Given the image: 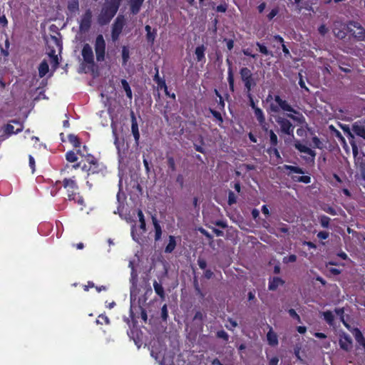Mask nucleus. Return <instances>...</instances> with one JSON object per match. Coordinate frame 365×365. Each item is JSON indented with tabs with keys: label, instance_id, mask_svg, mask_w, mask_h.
<instances>
[{
	"label": "nucleus",
	"instance_id": "1",
	"mask_svg": "<svg viewBox=\"0 0 365 365\" xmlns=\"http://www.w3.org/2000/svg\"><path fill=\"white\" fill-rule=\"evenodd\" d=\"M61 184L66 192V199L69 201H73L81 206V210L85 207V201L80 195L79 187L77 183L76 176L71 178H64L62 181H56V185Z\"/></svg>",
	"mask_w": 365,
	"mask_h": 365
},
{
	"label": "nucleus",
	"instance_id": "2",
	"mask_svg": "<svg viewBox=\"0 0 365 365\" xmlns=\"http://www.w3.org/2000/svg\"><path fill=\"white\" fill-rule=\"evenodd\" d=\"M121 2L122 0H105L98 16V23L101 26L108 24L117 14Z\"/></svg>",
	"mask_w": 365,
	"mask_h": 365
},
{
	"label": "nucleus",
	"instance_id": "3",
	"mask_svg": "<svg viewBox=\"0 0 365 365\" xmlns=\"http://www.w3.org/2000/svg\"><path fill=\"white\" fill-rule=\"evenodd\" d=\"M121 2L122 0H105L98 16V23L101 26L108 24L117 14Z\"/></svg>",
	"mask_w": 365,
	"mask_h": 365
},
{
	"label": "nucleus",
	"instance_id": "4",
	"mask_svg": "<svg viewBox=\"0 0 365 365\" xmlns=\"http://www.w3.org/2000/svg\"><path fill=\"white\" fill-rule=\"evenodd\" d=\"M78 153L85 159V163L82 166V170L87 173V176L91 175L103 174L106 171V166L100 163L98 159L91 154H83L81 150H78Z\"/></svg>",
	"mask_w": 365,
	"mask_h": 365
},
{
	"label": "nucleus",
	"instance_id": "5",
	"mask_svg": "<svg viewBox=\"0 0 365 365\" xmlns=\"http://www.w3.org/2000/svg\"><path fill=\"white\" fill-rule=\"evenodd\" d=\"M274 100L277 103V105L274 103L270 104L269 110L271 112L279 113L280 110L289 112L292 113H287V117L294 120H297V117L292 114L298 113L297 110H296L286 100H283L279 95H275Z\"/></svg>",
	"mask_w": 365,
	"mask_h": 365
},
{
	"label": "nucleus",
	"instance_id": "6",
	"mask_svg": "<svg viewBox=\"0 0 365 365\" xmlns=\"http://www.w3.org/2000/svg\"><path fill=\"white\" fill-rule=\"evenodd\" d=\"M239 73L244 84L245 92L252 91L257 85V78L255 77L252 71L247 67H242Z\"/></svg>",
	"mask_w": 365,
	"mask_h": 365
},
{
	"label": "nucleus",
	"instance_id": "7",
	"mask_svg": "<svg viewBox=\"0 0 365 365\" xmlns=\"http://www.w3.org/2000/svg\"><path fill=\"white\" fill-rule=\"evenodd\" d=\"M125 24V16L119 14L111 25L110 36L113 42H116L119 40Z\"/></svg>",
	"mask_w": 365,
	"mask_h": 365
},
{
	"label": "nucleus",
	"instance_id": "8",
	"mask_svg": "<svg viewBox=\"0 0 365 365\" xmlns=\"http://www.w3.org/2000/svg\"><path fill=\"white\" fill-rule=\"evenodd\" d=\"M106 41L102 34H98L95 40L94 49L96 52V61L102 62L105 60L106 56Z\"/></svg>",
	"mask_w": 365,
	"mask_h": 365
},
{
	"label": "nucleus",
	"instance_id": "9",
	"mask_svg": "<svg viewBox=\"0 0 365 365\" xmlns=\"http://www.w3.org/2000/svg\"><path fill=\"white\" fill-rule=\"evenodd\" d=\"M92 17L93 14L90 9H86L82 14L78 21L81 34H86L90 31L92 26Z\"/></svg>",
	"mask_w": 365,
	"mask_h": 365
},
{
	"label": "nucleus",
	"instance_id": "10",
	"mask_svg": "<svg viewBox=\"0 0 365 365\" xmlns=\"http://www.w3.org/2000/svg\"><path fill=\"white\" fill-rule=\"evenodd\" d=\"M276 122L280 127V132L283 134L294 137V125L286 118L279 116Z\"/></svg>",
	"mask_w": 365,
	"mask_h": 365
},
{
	"label": "nucleus",
	"instance_id": "11",
	"mask_svg": "<svg viewBox=\"0 0 365 365\" xmlns=\"http://www.w3.org/2000/svg\"><path fill=\"white\" fill-rule=\"evenodd\" d=\"M349 25L356 29L357 31H355L349 27L347 28V31L356 41H362L365 40V29L361 26L360 23L354 21H350L349 22Z\"/></svg>",
	"mask_w": 365,
	"mask_h": 365
},
{
	"label": "nucleus",
	"instance_id": "12",
	"mask_svg": "<svg viewBox=\"0 0 365 365\" xmlns=\"http://www.w3.org/2000/svg\"><path fill=\"white\" fill-rule=\"evenodd\" d=\"M294 148L299 151L300 153H306L309 156H302V158L307 162V163H314L315 157H316V152L311 148H308L307 146L302 144L299 140H297L294 143Z\"/></svg>",
	"mask_w": 365,
	"mask_h": 365
},
{
	"label": "nucleus",
	"instance_id": "13",
	"mask_svg": "<svg viewBox=\"0 0 365 365\" xmlns=\"http://www.w3.org/2000/svg\"><path fill=\"white\" fill-rule=\"evenodd\" d=\"M294 148L299 151L300 153H306L309 156H302V158L307 162V163H314L315 157H316V152L311 148H308L307 146L302 144L299 140H297L294 143Z\"/></svg>",
	"mask_w": 365,
	"mask_h": 365
},
{
	"label": "nucleus",
	"instance_id": "14",
	"mask_svg": "<svg viewBox=\"0 0 365 365\" xmlns=\"http://www.w3.org/2000/svg\"><path fill=\"white\" fill-rule=\"evenodd\" d=\"M81 54L83 61L89 65H94V56L91 46L88 43H85L83 46Z\"/></svg>",
	"mask_w": 365,
	"mask_h": 365
},
{
	"label": "nucleus",
	"instance_id": "15",
	"mask_svg": "<svg viewBox=\"0 0 365 365\" xmlns=\"http://www.w3.org/2000/svg\"><path fill=\"white\" fill-rule=\"evenodd\" d=\"M339 344L341 349L349 351L352 347L351 338L349 334L343 333L340 335Z\"/></svg>",
	"mask_w": 365,
	"mask_h": 365
},
{
	"label": "nucleus",
	"instance_id": "16",
	"mask_svg": "<svg viewBox=\"0 0 365 365\" xmlns=\"http://www.w3.org/2000/svg\"><path fill=\"white\" fill-rule=\"evenodd\" d=\"M130 120H131V132L134 137L135 143L138 145L139 139H140V133L138 130V124L137 122V118L134 112L132 110L130 112Z\"/></svg>",
	"mask_w": 365,
	"mask_h": 365
},
{
	"label": "nucleus",
	"instance_id": "17",
	"mask_svg": "<svg viewBox=\"0 0 365 365\" xmlns=\"http://www.w3.org/2000/svg\"><path fill=\"white\" fill-rule=\"evenodd\" d=\"M11 122L13 123L17 124L18 125V128L15 130L13 125L10 124V123L6 124L5 128H4V133L7 135H11L12 134H17V133H20V132H21L23 130L24 125L19 120H13Z\"/></svg>",
	"mask_w": 365,
	"mask_h": 365
},
{
	"label": "nucleus",
	"instance_id": "18",
	"mask_svg": "<svg viewBox=\"0 0 365 365\" xmlns=\"http://www.w3.org/2000/svg\"><path fill=\"white\" fill-rule=\"evenodd\" d=\"M165 160L168 168V173H175L177 170V165L172 152L168 151L165 153Z\"/></svg>",
	"mask_w": 365,
	"mask_h": 365
},
{
	"label": "nucleus",
	"instance_id": "19",
	"mask_svg": "<svg viewBox=\"0 0 365 365\" xmlns=\"http://www.w3.org/2000/svg\"><path fill=\"white\" fill-rule=\"evenodd\" d=\"M226 63L228 66L227 69V81L229 84V88L232 92L235 91V78L232 70V63L229 58L226 59Z\"/></svg>",
	"mask_w": 365,
	"mask_h": 365
},
{
	"label": "nucleus",
	"instance_id": "20",
	"mask_svg": "<svg viewBox=\"0 0 365 365\" xmlns=\"http://www.w3.org/2000/svg\"><path fill=\"white\" fill-rule=\"evenodd\" d=\"M352 131L355 135L365 140V126L361 122L357 121L353 124Z\"/></svg>",
	"mask_w": 365,
	"mask_h": 365
},
{
	"label": "nucleus",
	"instance_id": "21",
	"mask_svg": "<svg viewBox=\"0 0 365 365\" xmlns=\"http://www.w3.org/2000/svg\"><path fill=\"white\" fill-rule=\"evenodd\" d=\"M284 281L279 277H274L269 280L268 289L270 291H275L278 287L282 286Z\"/></svg>",
	"mask_w": 365,
	"mask_h": 365
},
{
	"label": "nucleus",
	"instance_id": "22",
	"mask_svg": "<svg viewBox=\"0 0 365 365\" xmlns=\"http://www.w3.org/2000/svg\"><path fill=\"white\" fill-rule=\"evenodd\" d=\"M269 329L267 334V340L268 344L271 346H276L279 344L278 336L277 334L273 331L272 327H269Z\"/></svg>",
	"mask_w": 365,
	"mask_h": 365
},
{
	"label": "nucleus",
	"instance_id": "23",
	"mask_svg": "<svg viewBox=\"0 0 365 365\" xmlns=\"http://www.w3.org/2000/svg\"><path fill=\"white\" fill-rule=\"evenodd\" d=\"M152 222L155 230L154 240L158 242L162 237V228L155 216H152Z\"/></svg>",
	"mask_w": 365,
	"mask_h": 365
},
{
	"label": "nucleus",
	"instance_id": "24",
	"mask_svg": "<svg viewBox=\"0 0 365 365\" xmlns=\"http://www.w3.org/2000/svg\"><path fill=\"white\" fill-rule=\"evenodd\" d=\"M206 47L202 44L195 48V54L196 56V60L198 62H205V52Z\"/></svg>",
	"mask_w": 365,
	"mask_h": 365
},
{
	"label": "nucleus",
	"instance_id": "25",
	"mask_svg": "<svg viewBox=\"0 0 365 365\" xmlns=\"http://www.w3.org/2000/svg\"><path fill=\"white\" fill-rule=\"evenodd\" d=\"M130 4V10L133 14L139 13L144 0H128Z\"/></svg>",
	"mask_w": 365,
	"mask_h": 365
},
{
	"label": "nucleus",
	"instance_id": "26",
	"mask_svg": "<svg viewBox=\"0 0 365 365\" xmlns=\"http://www.w3.org/2000/svg\"><path fill=\"white\" fill-rule=\"evenodd\" d=\"M352 334L355 338L356 341L359 345L362 346L365 350V338L361 330L358 328H354L352 331Z\"/></svg>",
	"mask_w": 365,
	"mask_h": 365
},
{
	"label": "nucleus",
	"instance_id": "27",
	"mask_svg": "<svg viewBox=\"0 0 365 365\" xmlns=\"http://www.w3.org/2000/svg\"><path fill=\"white\" fill-rule=\"evenodd\" d=\"M253 110H254L255 115L257 121L259 122V123L261 125H262L264 130H267V128H265V127L264 125L265 124V116H264V112L262 111V110L260 108H256Z\"/></svg>",
	"mask_w": 365,
	"mask_h": 365
},
{
	"label": "nucleus",
	"instance_id": "28",
	"mask_svg": "<svg viewBox=\"0 0 365 365\" xmlns=\"http://www.w3.org/2000/svg\"><path fill=\"white\" fill-rule=\"evenodd\" d=\"M122 66H126L130 59V50L128 46H123L121 50Z\"/></svg>",
	"mask_w": 365,
	"mask_h": 365
},
{
	"label": "nucleus",
	"instance_id": "29",
	"mask_svg": "<svg viewBox=\"0 0 365 365\" xmlns=\"http://www.w3.org/2000/svg\"><path fill=\"white\" fill-rule=\"evenodd\" d=\"M176 240L173 235L169 236V242L165 248V253H172L176 247Z\"/></svg>",
	"mask_w": 365,
	"mask_h": 365
},
{
	"label": "nucleus",
	"instance_id": "30",
	"mask_svg": "<svg viewBox=\"0 0 365 365\" xmlns=\"http://www.w3.org/2000/svg\"><path fill=\"white\" fill-rule=\"evenodd\" d=\"M49 71V66L46 60L41 61L38 66V76L40 78H43L46 75Z\"/></svg>",
	"mask_w": 365,
	"mask_h": 365
},
{
	"label": "nucleus",
	"instance_id": "31",
	"mask_svg": "<svg viewBox=\"0 0 365 365\" xmlns=\"http://www.w3.org/2000/svg\"><path fill=\"white\" fill-rule=\"evenodd\" d=\"M67 9L71 14H76L79 10L78 0H70L68 2Z\"/></svg>",
	"mask_w": 365,
	"mask_h": 365
},
{
	"label": "nucleus",
	"instance_id": "32",
	"mask_svg": "<svg viewBox=\"0 0 365 365\" xmlns=\"http://www.w3.org/2000/svg\"><path fill=\"white\" fill-rule=\"evenodd\" d=\"M153 287L156 294H158L162 299H165V293L162 284L158 283L157 281H154Z\"/></svg>",
	"mask_w": 365,
	"mask_h": 365
},
{
	"label": "nucleus",
	"instance_id": "33",
	"mask_svg": "<svg viewBox=\"0 0 365 365\" xmlns=\"http://www.w3.org/2000/svg\"><path fill=\"white\" fill-rule=\"evenodd\" d=\"M120 82H121L122 87L125 92L127 98L130 101H131L133 98V93H132V90H131V88H130L128 82L125 79H122L120 81Z\"/></svg>",
	"mask_w": 365,
	"mask_h": 365
},
{
	"label": "nucleus",
	"instance_id": "34",
	"mask_svg": "<svg viewBox=\"0 0 365 365\" xmlns=\"http://www.w3.org/2000/svg\"><path fill=\"white\" fill-rule=\"evenodd\" d=\"M322 315L324 317V319L329 325L331 326L334 324V317L331 311L324 312H322Z\"/></svg>",
	"mask_w": 365,
	"mask_h": 365
},
{
	"label": "nucleus",
	"instance_id": "35",
	"mask_svg": "<svg viewBox=\"0 0 365 365\" xmlns=\"http://www.w3.org/2000/svg\"><path fill=\"white\" fill-rule=\"evenodd\" d=\"M68 140L73 145V147L79 148L81 146V140L77 135L74 134H69L68 135Z\"/></svg>",
	"mask_w": 365,
	"mask_h": 365
},
{
	"label": "nucleus",
	"instance_id": "36",
	"mask_svg": "<svg viewBox=\"0 0 365 365\" xmlns=\"http://www.w3.org/2000/svg\"><path fill=\"white\" fill-rule=\"evenodd\" d=\"M284 169L290 171L291 173H298V174H304V171L302 168L298 166H293L289 165H284Z\"/></svg>",
	"mask_w": 365,
	"mask_h": 365
},
{
	"label": "nucleus",
	"instance_id": "37",
	"mask_svg": "<svg viewBox=\"0 0 365 365\" xmlns=\"http://www.w3.org/2000/svg\"><path fill=\"white\" fill-rule=\"evenodd\" d=\"M319 221L322 227L328 228L330 225L331 219L328 216L323 215L319 217Z\"/></svg>",
	"mask_w": 365,
	"mask_h": 365
},
{
	"label": "nucleus",
	"instance_id": "38",
	"mask_svg": "<svg viewBox=\"0 0 365 365\" xmlns=\"http://www.w3.org/2000/svg\"><path fill=\"white\" fill-rule=\"evenodd\" d=\"M77 154H78V152L76 153L75 152H73L72 150L68 151L66 153V160L70 162V163H75V162H76L78 160Z\"/></svg>",
	"mask_w": 365,
	"mask_h": 365
},
{
	"label": "nucleus",
	"instance_id": "39",
	"mask_svg": "<svg viewBox=\"0 0 365 365\" xmlns=\"http://www.w3.org/2000/svg\"><path fill=\"white\" fill-rule=\"evenodd\" d=\"M48 56L51 58V63L54 68H56L58 66V58L54 50H51L48 53Z\"/></svg>",
	"mask_w": 365,
	"mask_h": 365
},
{
	"label": "nucleus",
	"instance_id": "40",
	"mask_svg": "<svg viewBox=\"0 0 365 365\" xmlns=\"http://www.w3.org/2000/svg\"><path fill=\"white\" fill-rule=\"evenodd\" d=\"M292 179L295 182H303L305 184H309L311 182V178L308 175L293 176Z\"/></svg>",
	"mask_w": 365,
	"mask_h": 365
},
{
	"label": "nucleus",
	"instance_id": "41",
	"mask_svg": "<svg viewBox=\"0 0 365 365\" xmlns=\"http://www.w3.org/2000/svg\"><path fill=\"white\" fill-rule=\"evenodd\" d=\"M210 112L212 115V116L219 122L218 125L220 126L223 123V118L221 113L219 111H217L214 109L210 108Z\"/></svg>",
	"mask_w": 365,
	"mask_h": 365
},
{
	"label": "nucleus",
	"instance_id": "42",
	"mask_svg": "<svg viewBox=\"0 0 365 365\" xmlns=\"http://www.w3.org/2000/svg\"><path fill=\"white\" fill-rule=\"evenodd\" d=\"M246 96L247 97V99L249 101V105L250 106L255 110L256 108H258L254 100V96L252 94V91H246Z\"/></svg>",
	"mask_w": 365,
	"mask_h": 365
},
{
	"label": "nucleus",
	"instance_id": "43",
	"mask_svg": "<svg viewBox=\"0 0 365 365\" xmlns=\"http://www.w3.org/2000/svg\"><path fill=\"white\" fill-rule=\"evenodd\" d=\"M269 142L271 146H277L278 144V139L277 135L274 133V132L272 130H270L269 131Z\"/></svg>",
	"mask_w": 365,
	"mask_h": 365
},
{
	"label": "nucleus",
	"instance_id": "44",
	"mask_svg": "<svg viewBox=\"0 0 365 365\" xmlns=\"http://www.w3.org/2000/svg\"><path fill=\"white\" fill-rule=\"evenodd\" d=\"M267 153L270 155L275 156L277 159H280V160L282 159L280 153H279L277 146H270V148H269L267 149Z\"/></svg>",
	"mask_w": 365,
	"mask_h": 365
},
{
	"label": "nucleus",
	"instance_id": "45",
	"mask_svg": "<svg viewBox=\"0 0 365 365\" xmlns=\"http://www.w3.org/2000/svg\"><path fill=\"white\" fill-rule=\"evenodd\" d=\"M96 323L100 324H108L110 323V320L106 315L100 314L96 319Z\"/></svg>",
	"mask_w": 365,
	"mask_h": 365
},
{
	"label": "nucleus",
	"instance_id": "46",
	"mask_svg": "<svg viewBox=\"0 0 365 365\" xmlns=\"http://www.w3.org/2000/svg\"><path fill=\"white\" fill-rule=\"evenodd\" d=\"M216 336L218 339H222L225 342L228 341V340H229V335L223 329L217 331L216 333Z\"/></svg>",
	"mask_w": 365,
	"mask_h": 365
},
{
	"label": "nucleus",
	"instance_id": "47",
	"mask_svg": "<svg viewBox=\"0 0 365 365\" xmlns=\"http://www.w3.org/2000/svg\"><path fill=\"white\" fill-rule=\"evenodd\" d=\"M335 312L337 315H339L340 317H341V321L342 322V323L344 324V325L349 328V324L345 322L344 320V308H336L335 309Z\"/></svg>",
	"mask_w": 365,
	"mask_h": 365
},
{
	"label": "nucleus",
	"instance_id": "48",
	"mask_svg": "<svg viewBox=\"0 0 365 365\" xmlns=\"http://www.w3.org/2000/svg\"><path fill=\"white\" fill-rule=\"evenodd\" d=\"M237 202V197L235 195V194L230 190L229 192H228V200H227V203L229 205H232L234 204H235Z\"/></svg>",
	"mask_w": 365,
	"mask_h": 365
},
{
	"label": "nucleus",
	"instance_id": "49",
	"mask_svg": "<svg viewBox=\"0 0 365 365\" xmlns=\"http://www.w3.org/2000/svg\"><path fill=\"white\" fill-rule=\"evenodd\" d=\"M227 322L229 324H225V327L230 331H233L235 328L237 327V323L235 320L232 319V318H228Z\"/></svg>",
	"mask_w": 365,
	"mask_h": 365
},
{
	"label": "nucleus",
	"instance_id": "50",
	"mask_svg": "<svg viewBox=\"0 0 365 365\" xmlns=\"http://www.w3.org/2000/svg\"><path fill=\"white\" fill-rule=\"evenodd\" d=\"M205 317V314L202 313L201 311H197L193 317V321H199L202 322Z\"/></svg>",
	"mask_w": 365,
	"mask_h": 365
},
{
	"label": "nucleus",
	"instance_id": "51",
	"mask_svg": "<svg viewBox=\"0 0 365 365\" xmlns=\"http://www.w3.org/2000/svg\"><path fill=\"white\" fill-rule=\"evenodd\" d=\"M256 45L258 46L259 52L262 53V54L266 56L270 54V52L264 44H262L259 42H257Z\"/></svg>",
	"mask_w": 365,
	"mask_h": 365
},
{
	"label": "nucleus",
	"instance_id": "52",
	"mask_svg": "<svg viewBox=\"0 0 365 365\" xmlns=\"http://www.w3.org/2000/svg\"><path fill=\"white\" fill-rule=\"evenodd\" d=\"M312 141L314 144V148H319V149L322 148L323 144H322V141L320 140V139L317 136L315 135V136L312 137Z\"/></svg>",
	"mask_w": 365,
	"mask_h": 365
},
{
	"label": "nucleus",
	"instance_id": "53",
	"mask_svg": "<svg viewBox=\"0 0 365 365\" xmlns=\"http://www.w3.org/2000/svg\"><path fill=\"white\" fill-rule=\"evenodd\" d=\"M334 35L339 39H343L346 36V34L344 31L340 29L338 30L336 28L334 29Z\"/></svg>",
	"mask_w": 365,
	"mask_h": 365
},
{
	"label": "nucleus",
	"instance_id": "54",
	"mask_svg": "<svg viewBox=\"0 0 365 365\" xmlns=\"http://www.w3.org/2000/svg\"><path fill=\"white\" fill-rule=\"evenodd\" d=\"M288 313L292 318L296 319L299 323H301V318L294 309H289Z\"/></svg>",
	"mask_w": 365,
	"mask_h": 365
},
{
	"label": "nucleus",
	"instance_id": "55",
	"mask_svg": "<svg viewBox=\"0 0 365 365\" xmlns=\"http://www.w3.org/2000/svg\"><path fill=\"white\" fill-rule=\"evenodd\" d=\"M161 318L163 321H167L168 318V311L166 304H164L161 308Z\"/></svg>",
	"mask_w": 365,
	"mask_h": 365
},
{
	"label": "nucleus",
	"instance_id": "56",
	"mask_svg": "<svg viewBox=\"0 0 365 365\" xmlns=\"http://www.w3.org/2000/svg\"><path fill=\"white\" fill-rule=\"evenodd\" d=\"M156 36V30H153V32L147 33L146 38L148 42L153 43Z\"/></svg>",
	"mask_w": 365,
	"mask_h": 365
},
{
	"label": "nucleus",
	"instance_id": "57",
	"mask_svg": "<svg viewBox=\"0 0 365 365\" xmlns=\"http://www.w3.org/2000/svg\"><path fill=\"white\" fill-rule=\"evenodd\" d=\"M297 261V256L295 255H290L288 257H284L283 262L284 263L294 262Z\"/></svg>",
	"mask_w": 365,
	"mask_h": 365
},
{
	"label": "nucleus",
	"instance_id": "58",
	"mask_svg": "<svg viewBox=\"0 0 365 365\" xmlns=\"http://www.w3.org/2000/svg\"><path fill=\"white\" fill-rule=\"evenodd\" d=\"M156 83L158 85V88H160L161 90L162 89L167 90L168 86L166 85L165 80L164 78H161L160 80L157 81Z\"/></svg>",
	"mask_w": 365,
	"mask_h": 365
},
{
	"label": "nucleus",
	"instance_id": "59",
	"mask_svg": "<svg viewBox=\"0 0 365 365\" xmlns=\"http://www.w3.org/2000/svg\"><path fill=\"white\" fill-rule=\"evenodd\" d=\"M323 210L324 212H326L327 213H328L329 215H337V212H336V210L333 207H331V206H328V207H324Z\"/></svg>",
	"mask_w": 365,
	"mask_h": 365
},
{
	"label": "nucleus",
	"instance_id": "60",
	"mask_svg": "<svg viewBox=\"0 0 365 365\" xmlns=\"http://www.w3.org/2000/svg\"><path fill=\"white\" fill-rule=\"evenodd\" d=\"M329 236V233L327 231H320L317 234V237L320 240H327Z\"/></svg>",
	"mask_w": 365,
	"mask_h": 365
},
{
	"label": "nucleus",
	"instance_id": "61",
	"mask_svg": "<svg viewBox=\"0 0 365 365\" xmlns=\"http://www.w3.org/2000/svg\"><path fill=\"white\" fill-rule=\"evenodd\" d=\"M175 182L180 186V187H183L184 186V177L182 174H178L176 177Z\"/></svg>",
	"mask_w": 365,
	"mask_h": 365
},
{
	"label": "nucleus",
	"instance_id": "62",
	"mask_svg": "<svg viewBox=\"0 0 365 365\" xmlns=\"http://www.w3.org/2000/svg\"><path fill=\"white\" fill-rule=\"evenodd\" d=\"M279 13L278 8H274L271 10V11L268 14L267 18L269 20H272L274 17H275Z\"/></svg>",
	"mask_w": 365,
	"mask_h": 365
},
{
	"label": "nucleus",
	"instance_id": "63",
	"mask_svg": "<svg viewBox=\"0 0 365 365\" xmlns=\"http://www.w3.org/2000/svg\"><path fill=\"white\" fill-rule=\"evenodd\" d=\"M197 264H198V266L200 267V268L201 269H205L206 268V267H207L206 261L204 259L201 258V257H199L197 259Z\"/></svg>",
	"mask_w": 365,
	"mask_h": 365
},
{
	"label": "nucleus",
	"instance_id": "64",
	"mask_svg": "<svg viewBox=\"0 0 365 365\" xmlns=\"http://www.w3.org/2000/svg\"><path fill=\"white\" fill-rule=\"evenodd\" d=\"M227 6L226 4H220L216 6L215 10L217 12L225 13L227 11Z\"/></svg>",
	"mask_w": 365,
	"mask_h": 365
}]
</instances>
